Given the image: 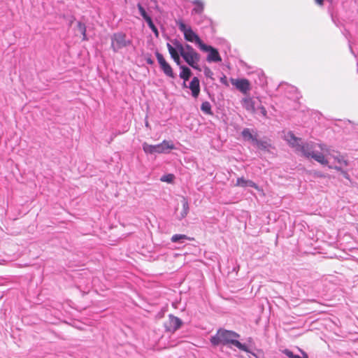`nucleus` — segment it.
<instances>
[{"label":"nucleus","mask_w":358,"mask_h":358,"mask_svg":"<svg viewBox=\"0 0 358 358\" xmlns=\"http://www.w3.org/2000/svg\"><path fill=\"white\" fill-rule=\"evenodd\" d=\"M297 145V152H301V154L306 157H311L314 159L315 161L319 162L322 165H327L328 160L325 158L323 154L322 153H315L313 151V148L315 144L311 143H305L303 145Z\"/></svg>","instance_id":"obj_3"},{"label":"nucleus","mask_w":358,"mask_h":358,"mask_svg":"<svg viewBox=\"0 0 358 358\" xmlns=\"http://www.w3.org/2000/svg\"><path fill=\"white\" fill-rule=\"evenodd\" d=\"M329 168H330V169H333V167H332V166H329ZM334 169H336V170H337V171H341V172L342 173V171H343V170H342L341 167H339V166H334Z\"/></svg>","instance_id":"obj_33"},{"label":"nucleus","mask_w":358,"mask_h":358,"mask_svg":"<svg viewBox=\"0 0 358 358\" xmlns=\"http://www.w3.org/2000/svg\"><path fill=\"white\" fill-rule=\"evenodd\" d=\"M182 207H183V210L181 214V216H182V217H185L187 216L188 211H189V204L185 198H183V199H182Z\"/></svg>","instance_id":"obj_24"},{"label":"nucleus","mask_w":358,"mask_h":358,"mask_svg":"<svg viewBox=\"0 0 358 358\" xmlns=\"http://www.w3.org/2000/svg\"><path fill=\"white\" fill-rule=\"evenodd\" d=\"M131 43V41L127 39L126 34L122 32L115 33L111 36V48L115 52L124 48L129 46Z\"/></svg>","instance_id":"obj_5"},{"label":"nucleus","mask_w":358,"mask_h":358,"mask_svg":"<svg viewBox=\"0 0 358 358\" xmlns=\"http://www.w3.org/2000/svg\"><path fill=\"white\" fill-rule=\"evenodd\" d=\"M335 159L341 165L347 166L348 165V161L343 157H335Z\"/></svg>","instance_id":"obj_27"},{"label":"nucleus","mask_w":358,"mask_h":358,"mask_svg":"<svg viewBox=\"0 0 358 358\" xmlns=\"http://www.w3.org/2000/svg\"><path fill=\"white\" fill-rule=\"evenodd\" d=\"M200 49L204 52H208V55L207 56V61L209 62H219L222 61V58L217 51V49L214 48L210 45H207L206 44H202V46Z\"/></svg>","instance_id":"obj_6"},{"label":"nucleus","mask_w":358,"mask_h":358,"mask_svg":"<svg viewBox=\"0 0 358 358\" xmlns=\"http://www.w3.org/2000/svg\"><path fill=\"white\" fill-rule=\"evenodd\" d=\"M180 69V78L184 80L185 82L187 81L192 76L191 70L185 66H181Z\"/></svg>","instance_id":"obj_16"},{"label":"nucleus","mask_w":358,"mask_h":358,"mask_svg":"<svg viewBox=\"0 0 358 358\" xmlns=\"http://www.w3.org/2000/svg\"><path fill=\"white\" fill-rule=\"evenodd\" d=\"M239 337L240 335L234 331L219 329L216 334L211 337L210 342L215 346L220 344L232 345L242 351L248 352V347L238 341Z\"/></svg>","instance_id":"obj_1"},{"label":"nucleus","mask_w":358,"mask_h":358,"mask_svg":"<svg viewBox=\"0 0 358 358\" xmlns=\"http://www.w3.org/2000/svg\"><path fill=\"white\" fill-rule=\"evenodd\" d=\"M341 173L343 175V176H344L345 178H347V179H348V178H349V176H348V173H347L346 171H342V173Z\"/></svg>","instance_id":"obj_34"},{"label":"nucleus","mask_w":358,"mask_h":358,"mask_svg":"<svg viewBox=\"0 0 358 358\" xmlns=\"http://www.w3.org/2000/svg\"><path fill=\"white\" fill-rule=\"evenodd\" d=\"M147 62H148V64H152L153 63V62H152L150 59H148L147 60Z\"/></svg>","instance_id":"obj_38"},{"label":"nucleus","mask_w":358,"mask_h":358,"mask_svg":"<svg viewBox=\"0 0 358 358\" xmlns=\"http://www.w3.org/2000/svg\"><path fill=\"white\" fill-rule=\"evenodd\" d=\"M319 147L320 148V149H321L322 150H325V147H326V146H325L324 145H322V144H320V145H319Z\"/></svg>","instance_id":"obj_36"},{"label":"nucleus","mask_w":358,"mask_h":358,"mask_svg":"<svg viewBox=\"0 0 358 358\" xmlns=\"http://www.w3.org/2000/svg\"><path fill=\"white\" fill-rule=\"evenodd\" d=\"M157 153H166L175 149V145L171 141H163L161 143L156 145Z\"/></svg>","instance_id":"obj_11"},{"label":"nucleus","mask_w":358,"mask_h":358,"mask_svg":"<svg viewBox=\"0 0 358 358\" xmlns=\"http://www.w3.org/2000/svg\"><path fill=\"white\" fill-rule=\"evenodd\" d=\"M184 240L192 241L194 238L187 237L185 234H175L171 237V241L173 243L183 242Z\"/></svg>","instance_id":"obj_18"},{"label":"nucleus","mask_w":358,"mask_h":358,"mask_svg":"<svg viewBox=\"0 0 358 358\" xmlns=\"http://www.w3.org/2000/svg\"><path fill=\"white\" fill-rule=\"evenodd\" d=\"M236 186L242 187H252L257 191L260 192L263 196L265 195L264 190L261 189L256 183H255L252 180H247L243 177L238 178L237 179Z\"/></svg>","instance_id":"obj_10"},{"label":"nucleus","mask_w":358,"mask_h":358,"mask_svg":"<svg viewBox=\"0 0 358 358\" xmlns=\"http://www.w3.org/2000/svg\"><path fill=\"white\" fill-rule=\"evenodd\" d=\"M324 1V0H315V3L320 6H323Z\"/></svg>","instance_id":"obj_31"},{"label":"nucleus","mask_w":358,"mask_h":358,"mask_svg":"<svg viewBox=\"0 0 358 358\" xmlns=\"http://www.w3.org/2000/svg\"><path fill=\"white\" fill-rule=\"evenodd\" d=\"M180 56H181L180 55L176 56V57H173L172 59H173V61L177 64V65H180Z\"/></svg>","instance_id":"obj_30"},{"label":"nucleus","mask_w":358,"mask_h":358,"mask_svg":"<svg viewBox=\"0 0 358 358\" xmlns=\"http://www.w3.org/2000/svg\"><path fill=\"white\" fill-rule=\"evenodd\" d=\"M201 110L207 115H213L211 105L208 101H204L202 103Z\"/></svg>","instance_id":"obj_21"},{"label":"nucleus","mask_w":358,"mask_h":358,"mask_svg":"<svg viewBox=\"0 0 358 358\" xmlns=\"http://www.w3.org/2000/svg\"><path fill=\"white\" fill-rule=\"evenodd\" d=\"M287 140L290 145L295 148L296 150H297V145H300L299 142L300 141V138L296 137L294 134L289 132L287 135Z\"/></svg>","instance_id":"obj_17"},{"label":"nucleus","mask_w":358,"mask_h":358,"mask_svg":"<svg viewBox=\"0 0 358 358\" xmlns=\"http://www.w3.org/2000/svg\"><path fill=\"white\" fill-rule=\"evenodd\" d=\"M179 29L183 33L184 38L186 41L195 43L199 48L203 44L199 36L192 30L190 27L187 26L182 20L176 21Z\"/></svg>","instance_id":"obj_4"},{"label":"nucleus","mask_w":358,"mask_h":358,"mask_svg":"<svg viewBox=\"0 0 358 358\" xmlns=\"http://www.w3.org/2000/svg\"><path fill=\"white\" fill-rule=\"evenodd\" d=\"M194 5V8L192 10V13L196 14H201L204 9V4L201 0H194L192 1Z\"/></svg>","instance_id":"obj_15"},{"label":"nucleus","mask_w":358,"mask_h":358,"mask_svg":"<svg viewBox=\"0 0 358 358\" xmlns=\"http://www.w3.org/2000/svg\"><path fill=\"white\" fill-rule=\"evenodd\" d=\"M283 352L289 358H308V355L305 352H302V356L294 355L291 350L287 349L285 350Z\"/></svg>","instance_id":"obj_20"},{"label":"nucleus","mask_w":358,"mask_h":358,"mask_svg":"<svg viewBox=\"0 0 358 358\" xmlns=\"http://www.w3.org/2000/svg\"><path fill=\"white\" fill-rule=\"evenodd\" d=\"M77 28L78 30L80 32V34L83 35V40L87 41V34H86V26L84 23L81 22H78L77 24Z\"/></svg>","instance_id":"obj_22"},{"label":"nucleus","mask_w":358,"mask_h":358,"mask_svg":"<svg viewBox=\"0 0 358 358\" xmlns=\"http://www.w3.org/2000/svg\"><path fill=\"white\" fill-rule=\"evenodd\" d=\"M242 136L244 138L248 140H251L255 142L257 146H259V144H262V142L258 141L250 132L249 129H244L242 131Z\"/></svg>","instance_id":"obj_14"},{"label":"nucleus","mask_w":358,"mask_h":358,"mask_svg":"<svg viewBox=\"0 0 358 358\" xmlns=\"http://www.w3.org/2000/svg\"><path fill=\"white\" fill-rule=\"evenodd\" d=\"M143 19L146 21L149 27L154 24L151 17L149 15Z\"/></svg>","instance_id":"obj_29"},{"label":"nucleus","mask_w":358,"mask_h":358,"mask_svg":"<svg viewBox=\"0 0 358 358\" xmlns=\"http://www.w3.org/2000/svg\"><path fill=\"white\" fill-rule=\"evenodd\" d=\"M357 124H358V120H357Z\"/></svg>","instance_id":"obj_39"},{"label":"nucleus","mask_w":358,"mask_h":358,"mask_svg":"<svg viewBox=\"0 0 358 358\" xmlns=\"http://www.w3.org/2000/svg\"><path fill=\"white\" fill-rule=\"evenodd\" d=\"M173 44L176 47L180 55L188 65L194 69L201 71L199 65L200 55L190 45H183L177 40H174Z\"/></svg>","instance_id":"obj_2"},{"label":"nucleus","mask_w":358,"mask_h":358,"mask_svg":"<svg viewBox=\"0 0 358 358\" xmlns=\"http://www.w3.org/2000/svg\"><path fill=\"white\" fill-rule=\"evenodd\" d=\"M137 7L138 8V10H139L141 16L143 18H145V17L148 16V15L147 14L146 11L145 10V9L143 8V7L141 6V3H138Z\"/></svg>","instance_id":"obj_26"},{"label":"nucleus","mask_w":358,"mask_h":358,"mask_svg":"<svg viewBox=\"0 0 358 358\" xmlns=\"http://www.w3.org/2000/svg\"><path fill=\"white\" fill-rule=\"evenodd\" d=\"M166 47H167V49L169 50V52L171 58H173V57H176V56L180 55V52H179V51L178 50V49L176 48V46L174 48L170 43H168L166 44Z\"/></svg>","instance_id":"obj_23"},{"label":"nucleus","mask_w":358,"mask_h":358,"mask_svg":"<svg viewBox=\"0 0 358 358\" xmlns=\"http://www.w3.org/2000/svg\"><path fill=\"white\" fill-rule=\"evenodd\" d=\"M242 105L244 108L251 113H255V107L253 100L250 97H245L242 100Z\"/></svg>","instance_id":"obj_13"},{"label":"nucleus","mask_w":358,"mask_h":358,"mask_svg":"<svg viewBox=\"0 0 358 358\" xmlns=\"http://www.w3.org/2000/svg\"><path fill=\"white\" fill-rule=\"evenodd\" d=\"M189 89L192 91V95L197 98L200 93L199 80L197 77H194L189 83Z\"/></svg>","instance_id":"obj_12"},{"label":"nucleus","mask_w":358,"mask_h":358,"mask_svg":"<svg viewBox=\"0 0 358 358\" xmlns=\"http://www.w3.org/2000/svg\"><path fill=\"white\" fill-rule=\"evenodd\" d=\"M175 178V176L172 173H169V174H166V175H164L160 180L162 181V182H169V183H171L173 182V180Z\"/></svg>","instance_id":"obj_25"},{"label":"nucleus","mask_w":358,"mask_h":358,"mask_svg":"<svg viewBox=\"0 0 358 358\" xmlns=\"http://www.w3.org/2000/svg\"><path fill=\"white\" fill-rule=\"evenodd\" d=\"M150 29H152V31L154 32V34H155V36H156L157 38H158V37H159V31H158V30H157V27H155V24H153V25H152L151 27H150Z\"/></svg>","instance_id":"obj_28"},{"label":"nucleus","mask_w":358,"mask_h":358,"mask_svg":"<svg viewBox=\"0 0 358 358\" xmlns=\"http://www.w3.org/2000/svg\"><path fill=\"white\" fill-rule=\"evenodd\" d=\"M258 148H266L265 145H264V143L262 142V144H259V146H257Z\"/></svg>","instance_id":"obj_37"},{"label":"nucleus","mask_w":358,"mask_h":358,"mask_svg":"<svg viewBox=\"0 0 358 358\" xmlns=\"http://www.w3.org/2000/svg\"><path fill=\"white\" fill-rule=\"evenodd\" d=\"M205 74L207 76H210V74H212V72H211V71L208 68H206L205 69Z\"/></svg>","instance_id":"obj_32"},{"label":"nucleus","mask_w":358,"mask_h":358,"mask_svg":"<svg viewBox=\"0 0 358 358\" xmlns=\"http://www.w3.org/2000/svg\"><path fill=\"white\" fill-rule=\"evenodd\" d=\"M155 55L163 72L167 76L173 78L175 77V75L173 69L171 66V65L166 61L164 56L159 52H157L155 53Z\"/></svg>","instance_id":"obj_7"},{"label":"nucleus","mask_w":358,"mask_h":358,"mask_svg":"<svg viewBox=\"0 0 358 358\" xmlns=\"http://www.w3.org/2000/svg\"><path fill=\"white\" fill-rule=\"evenodd\" d=\"M262 113L263 115H264V116L266 115V110H265V108L264 107L262 108Z\"/></svg>","instance_id":"obj_35"},{"label":"nucleus","mask_w":358,"mask_h":358,"mask_svg":"<svg viewBox=\"0 0 358 358\" xmlns=\"http://www.w3.org/2000/svg\"><path fill=\"white\" fill-rule=\"evenodd\" d=\"M143 149L145 153L148 154H155L157 153V147L156 145H149L147 143H144L143 144Z\"/></svg>","instance_id":"obj_19"},{"label":"nucleus","mask_w":358,"mask_h":358,"mask_svg":"<svg viewBox=\"0 0 358 358\" xmlns=\"http://www.w3.org/2000/svg\"><path fill=\"white\" fill-rule=\"evenodd\" d=\"M182 323L180 319L170 315L169 319L164 322V327L166 331L173 332L181 327Z\"/></svg>","instance_id":"obj_8"},{"label":"nucleus","mask_w":358,"mask_h":358,"mask_svg":"<svg viewBox=\"0 0 358 358\" xmlns=\"http://www.w3.org/2000/svg\"><path fill=\"white\" fill-rule=\"evenodd\" d=\"M231 83L244 94H246L250 90V83L247 79H231Z\"/></svg>","instance_id":"obj_9"}]
</instances>
